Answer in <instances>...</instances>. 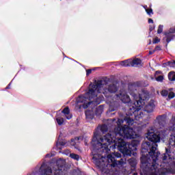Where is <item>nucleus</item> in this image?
<instances>
[{
    "mask_svg": "<svg viewBox=\"0 0 175 175\" xmlns=\"http://www.w3.org/2000/svg\"><path fill=\"white\" fill-rule=\"evenodd\" d=\"M126 122L128 125H133L135 120L131 117H126L124 120L118 119L117 121L118 126L115 127L113 131H109L107 135L99 139V132L96 130L94 133V137L92 139V143L96 144L98 148H94L92 151L93 156L92 159L96 163V166L106 170L107 167H116V166H124L126 162V159H121L120 161L116 160V158H121V153L120 152H110L109 146L113 143V148H118L123 155L131 157L132 150L131 147L136 146L135 142L131 144H129L124 139L135 138V131L133 129L129 128L127 125L122 126V124Z\"/></svg>",
    "mask_w": 175,
    "mask_h": 175,
    "instance_id": "1",
    "label": "nucleus"
},
{
    "mask_svg": "<svg viewBox=\"0 0 175 175\" xmlns=\"http://www.w3.org/2000/svg\"><path fill=\"white\" fill-rule=\"evenodd\" d=\"M166 115L157 117L154 122V129L157 134L148 132L147 139L149 142L142 144L141 157V175H167V173L175 174V162L170 150L166 148L163 155L158 152V144L169 135V130L165 128Z\"/></svg>",
    "mask_w": 175,
    "mask_h": 175,
    "instance_id": "2",
    "label": "nucleus"
},
{
    "mask_svg": "<svg viewBox=\"0 0 175 175\" xmlns=\"http://www.w3.org/2000/svg\"><path fill=\"white\" fill-rule=\"evenodd\" d=\"M106 84V81L104 80L95 81L94 83L90 84V90L86 92V95H88L89 98H99L101 96L99 94H103L107 98V101L109 105V111H116L120 107V100L122 103H131L132 100L129 95L126 94V92L124 90H120V92L115 96H111V94H116L118 91V87L116 84L109 85L108 88L103 89V86Z\"/></svg>",
    "mask_w": 175,
    "mask_h": 175,
    "instance_id": "3",
    "label": "nucleus"
},
{
    "mask_svg": "<svg viewBox=\"0 0 175 175\" xmlns=\"http://www.w3.org/2000/svg\"><path fill=\"white\" fill-rule=\"evenodd\" d=\"M142 83L137 81L130 83L128 85V92L132 96L133 103H130L133 106L129 108L130 116H134L135 120L140 121L144 116V113L140 111V107L144 106V100H147L150 98V93L146 89H141Z\"/></svg>",
    "mask_w": 175,
    "mask_h": 175,
    "instance_id": "4",
    "label": "nucleus"
},
{
    "mask_svg": "<svg viewBox=\"0 0 175 175\" xmlns=\"http://www.w3.org/2000/svg\"><path fill=\"white\" fill-rule=\"evenodd\" d=\"M104 98L103 96L95 97L90 98V96L87 95L85 93L84 95L79 96L77 101L78 103H83L82 107L83 109H88V107H91L92 109H88L85 112V117L87 120H92L94 118V110L93 107L98 106L102 103Z\"/></svg>",
    "mask_w": 175,
    "mask_h": 175,
    "instance_id": "5",
    "label": "nucleus"
},
{
    "mask_svg": "<svg viewBox=\"0 0 175 175\" xmlns=\"http://www.w3.org/2000/svg\"><path fill=\"white\" fill-rule=\"evenodd\" d=\"M169 131L170 132H172V134L170 135V137L169 139V146L168 148H165V153L166 148L170 150V152H172V147L175 146V116H173L170 120V126H169Z\"/></svg>",
    "mask_w": 175,
    "mask_h": 175,
    "instance_id": "6",
    "label": "nucleus"
},
{
    "mask_svg": "<svg viewBox=\"0 0 175 175\" xmlns=\"http://www.w3.org/2000/svg\"><path fill=\"white\" fill-rule=\"evenodd\" d=\"M65 165H66V161L64 159H58L55 165L53 167V174L55 175H64L65 172Z\"/></svg>",
    "mask_w": 175,
    "mask_h": 175,
    "instance_id": "7",
    "label": "nucleus"
},
{
    "mask_svg": "<svg viewBox=\"0 0 175 175\" xmlns=\"http://www.w3.org/2000/svg\"><path fill=\"white\" fill-rule=\"evenodd\" d=\"M172 33H175V27L174 28H170V33H165V35L166 36V42L167 43H169L170 41L173 40V39H174L175 36L174 34Z\"/></svg>",
    "mask_w": 175,
    "mask_h": 175,
    "instance_id": "8",
    "label": "nucleus"
},
{
    "mask_svg": "<svg viewBox=\"0 0 175 175\" xmlns=\"http://www.w3.org/2000/svg\"><path fill=\"white\" fill-rule=\"evenodd\" d=\"M62 113L64 114V117L66 118V120H70L72 117V115L70 113V110L69 109V107H66L64 108Z\"/></svg>",
    "mask_w": 175,
    "mask_h": 175,
    "instance_id": "9",
    "label": "nucleus"
},
{
    "mask_svg": "<svg viewBox=\"0 0 175 175\" xmlns=\"http://www.w3.org/2000/svg\"><path fill=\"white\" fill-rule=\"evenodd\" d=\"M154 107H155V105H154V101H152L145 107V111L147 113H152V111H154Z\"/></svg>",
    "mask_w": 175,
    "mask_h": 175,
    "instance_id": "10",
    "label": "nucleus"
},
{
    "mask_svg": "<svg viewBox=\"0 0 175 175\" xmlns=\"http://www.w3.org/2000/svg\"><path fill=\"white\" fill-rule=\"evenodd\" d=\"M66 141L65 139H63L62 141H59V142H57L56 143V146H57V148L59 149V150H62V148L64 147H65V146H66Z\"/></svg>",
    "mask_w": 175,
    "mask_h": 175,
    "instance_id": "11",
    "label": "nucleus"
},
{
    "mask_svg": "<svg viewBox=\"0 0 175 175\" xmlns=\"http://www.w3.org/2000/svg\"><path fill=\"white\" fill-rule=\"evenodd\" d=\"M103 113V105H100L98 107L96 108L95 114L98 117H100V116Z\"/></svg>",
    "mask_w": 175,
    "mask_h": 175,
    "instance_id": "12",
    "label": "nucleus"
},
{
    "mask_svg": "<svg viewBox=\"0 0 175 175\" xmlns=\"http://www.w3.org/2000/svg\"><path fill=\"white\" fill-rule=\"evenodd\" d=\"M120 65H121V66H124L125 68H126L128 66H132L131 60L129 59V60L122 61L120 62Z\"/></svg>",
    "mask_w": 175,
    "mask_h": 175,
    "instance_id": "13",
    "label": "nucleus"
},
{
    "mask_svg": "<svg viewBox=\"0 0 175 175\" xmlns=\"http://www.w3.org/2000/svg\"><path fill=\"white\" fill-rule=\"evenodd\" d=\"M140 64H142V59L139 58L131 60V66H137V65H140Z\"/></svg>",
    "mask_w": 175,
    "mask_h": 175,
    "instance_id": "14",
    "label": "nucleus"
},
{
    "mask_svg": "<svg viewBox=\"0 0 175 175\" xmlns=\"http://www.w3.org/2000/svg\"><path fill=\"white\" fill-rule=\"evenodd\" d=\"M81 139V137H77L75 139H71V146H76L79 143V140Z\"/></svg>",
    "mask_w": 175,
    "mask_h": 175,
    "instance_id": "15",
    "label": "nucleus"
},
{
    "mask_svg": "<svg viewBox=\"0 0 175 175\" xmlns=\"http://www.w3.org/2000/svg\"><path fill=\"white\" fill-rule=\"evenodd\" d=\"M168 79L170 81H175V72H171L168 74Z\"/></svg>",
    "mask_w": 175,
    "mask_h": 175,
    "instance_id": "16",
    "label": "nucleus"
},
{
    "mask_svg": "<svg viewBox=\"0 0 175 175\" xmlns=\"http://www.w3.org/2000/svg\"><path fill=\"white\" fill-rule=\"evenodd\" d=\"M97 129H100L103 133H105V132H107V125L106 124H103L100 127H98Z\"/></svg>",
    "mask_w": 175,
    "mask_h": 175,
    "instance_id": "17",
    "label": "nucleus"
},
{
    "mask_svg": "<svg viewBox=\"0 0 175 175\" xmlns=\"http://www.w3.org/2000/svg\"><path fill=\"white\" fill-rule=\"evenodd\" d=\"M129 163L131 167H136V159H129Z\"/></svg>",
    "mask_w": 175,
    "mask_h": 175,
    "instance_id": "18",
    "label": "nucleus"
},
{
    "mask_svg": "<svg viewBox=\"0 0 175 175\" xmlns=\"http://www.w3.org/2000/svg\"><path fill=\"white\" fill-rule=\"evenodd\" d=\"M69 157L72 159H75V161H79V159H80V156H79V154H76L75 153L70 154Z\"/></svg>",
    "mask_w": 175,
    "mask_h": 175,
    "instance_id": "19",
    "label": "nucleus"
},
{
    "mask_svg": "<svg viewBox=\"0 0 175 175\" xmlns=\"http://www.w3.org/2000/svg\"><path fill=\"white\" fill-rule=\"evenodd\" d=\"M56 121L58 125H62V124H64V118L59 117L56 118Z\"/></svg>",
    "mask_w": 175,
    "mask_h": 175,
    "instance_id": "20",
    "label": "nucleus"
},
{
    "mask_svg": "<svg viewBox=\"0 0 175 175\" xmlns=\"http://www.w3.org/2000/svg\"><path fill=\"white\" fill-rule=\"evenodd\" d=\"M161 96H167V95H169V91L166 90H163L161 92Z\"/></svg>",
    "mask_w": 175,
    "mask_h": 175,
    "instance_id": "21",
    "label": "nucleus"
},
{
    "mask_svg": "<svg viewBox=\"0 0 175 175\" xmlns=\"http://www.w3.org/2000/svg\"><path fill=\"white\" fill-rule=\"evenodd\" d=\"M168 66L170 68H175V60H172L167 62Z\"/></svg>",
    "mask_w": 175,
    "mask_h": 175,
    "instance_id": "22",
    "label": "nucleus"
},
{
    "mask_svg": "<svg viewBox=\"0 0 175 175\" xmlns=\"http://www.w3.org/2000/svg\"><path fill=\"white\" fill-rule=\"evenodd\" d=\"M163 31V25H160L157 29V33H162Z\"/></svg>",
    "mask_w": 175,
    "mask_h": 175,
    "instance_id": "23",
    "label": "nucleus"
},
{
    "mask_svg": "<svg viewBox=\"0 0 175 175\" xmlns=\"http://www.w3.org/2000/svg\"><path fill=\"white\" fill-rule=\"evenodd\" d=\"M175 97V94L173 92H170V93H168V98L169 99H173V98Z\"/></svg>",
    "mask_w": 175,
    "mask_h": 175,
    "instance_id": "24",
    "label": "nucleus"
},
{
    "mask_svg": "<svg viewBox=\"0 0 175 175\" xmlns=\"http://www.w3.org/2000/svg\"><path fill=\"white\" fill-rule=\"evenodd\" d=\"M161 42V40L158 38V37H155L153 40V44H157V43H159Z\"/></svg>",
    "mask_w": 175,
    "mask_h": 175,
    "instance_id": "25",
    "label": "nucleus"
},
{
    "mask_svg": "<svg viewBox=\"0 0 175 175\" xmlns=\"http://www.w3.org/2000/svg\"><path fill=\"white\" fill-rule=\"evenodd\" d=\"M146 12H147L148 14H149V16H150V14H154V12H152V9H146Z\"/></svg>",
    "mask_w": 175,
    "mask_h": 175,
    "instance_id": "26",
    "label": "nucleus"
},
{
    "mask_svg": "<svg viewBox=\"0 0 175 175\" xmlns=\"http://www.w3.org/2000/svg\"><path fill=\"white\" fill-rule=\"evenodd\" d=\"M157 81H163V76L160 75L157 77H156Z\"/></svg>",
    "mask_w": 175,
    "mask_h": 175,
    "instance_id": "27",
    "label": "nucleus"
},
{
    "mask_svg": "<svg viewBox=\"0 0 175 175\" xmlns=\"http://www.w3.org/2000/svg\"><path fill=\"white\" fill-rule=\"evenodd\" d=\"M63 153L65 154L66 155H70V154H71L70 150L69 149L64 150V152Z\"/></svg>",
    "mask_w": 175,
    "mask_h": 175,
    "instance_id": "28",
    "label": "nucleus"
},
{
    "mask_svg": "<svg viewBox=\"0 0 175 175\" xmlns=\"http://www.w3.org/2000/svg\"><path fill=\"white\" fill-rule=\"evenodd\" d=\"M161 50H162L161 46H157L154 49V51H161Z\"/></svg>",
    "mask_w": 175,
    "mask_h": 175,
    "instance_id": "29",
    "label": "nucleus"
},
{
    "mask_svg": "<svg viewBox=\"0 0 175 175\" xmlns=\"http://www.w3.org/2000/svg\"><path fill=\"white\" fill-rule=\"evenodd\" d=\"M91 73H92V70L88 69L86 70V76H89Z\"/></svg>",
    "mask_w": 175,
    "mask_h": 175,
    "instance_id": "30",
    "label": "nucleus"
},
{
    "mask_svg": "<svg viewBox=\"0 0 175 175\" xmlns=\"http://www.w3.org/2000/svg\"><path fill=\"white\" fill-rule=\"evenodd\" d=\"M148 23L149 24H154V21L152 18L148 19Z\"/></svg>",
    "mask_w": 175,
    "mask_h": 175,
    "instance_id": "31",
    "label": "nucleus"
},
{
    "mask_svg": "<svg viewBox=\"0 0 175 175\" xmlns=\"http://www.w3.org/2000/svg\"><path fill=\"white\" fill-rule=\"evenodd\" d=\"M155 53V50L149 51V55H152V54H154Z\"/></svg>",
    "mask_w": 175,
    "mask_h": 175,
    "instance_id": "32",
    "label": "nucleus"
},
{
    "mask_svg": "<svg viewBox=\"0 0 175 175\" xmlns=\"http://www.w3.org/2000/svg\"><path fill=\"white\" fill-rule=\"evenodd\" d=\"M154 29H155V26L153 27H150V31H154Z\"/></svg>",
    "mask_w": 175,
    "mask_h": 175,
    "instance_id": "33",
    "label": "nucleus"
},
{
    "mask_svg": "<svg viewBox=\"0 0 175 175\" xmlns=\"http://www.w3.org/2000/svg\"><path fill=\"white\" fill-rule=\"evenodd\" d=\"M46 158H51V154H47L46 155Z\"/></svg>",
    "mask_w": 175,
    "mask_h": 175,
    "instance_id": "34",
    "label": "nucleus"
},
{
    "mask_svg": "<svg viewBox=\"0 0 175 175\" xmlns=\"http://www.w3.org/2000/svg\"><path fill=\"white\" fill-rule=\"evenodd\" d=\"M10 83L8 85V86H7V87L5 88V89H6V90H9V88H10Z\"/></svg>",
    "mask_w": 175,
    "mask_h": 175,
    "instance_id": "35",
    "label": "nucleus"
},
{
    "mask_svg": "<svg viewBox=\"0 0 175 175\" xmlns=\"http://www.w3.org/2000/svg\"><path fill=\"white\" fill-rule=\"evenodd\" d=\"M133 175H137V173H134L133 174Z\"/></svg>",
    "mask_w": 175,
    "mask_h": 175,
    "instance_id": "36",
    "label": "nucleus"
},
{
    "mask_svg": "<svg viewBox=\"0 0 175 175\" xmlns=\"http://www.w3.org/2000/svg\"><path fill=\"white\" fill-rule=\"evenodd\" d=\"M112 121H116V119H112Z\"/></svg>",
    "mask_w": 175,
    "mask_h": 175,
    "instance_id": "37",
    "label": "nucleus"
}]
</instances>
